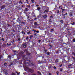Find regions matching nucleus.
<instances>
[{
	"label": "nucleus",
	"mask_w": 75,
	"mask_h": 75,
	"mask_svg": "<svg viewBox=\"0 0 75 75\" xmlns=\"http://www.w3.org/2000/svg\"><path fill=\"white\" fill-rule=\"evenodd\" d=\"M23 47L24 48H25L27 47V45L25 43L23 44Z\"/></svg>",
	"instance_id": "1"
},
{
	"label": "nucleus",
	"mask_w": 75,
	"mask_h": 75,
	"mask_svg": "<svg viewBox=\"0 0 75 75\" xmlns=\"http://www.w3.org/2000/svg\"><path fill=\"white\" fill-rule=\"evenodd\" d=\"M49 11V8H48V9H47L45 10L44 12L45 13H48Z\"/></svg>",
	"instance_id": "2"
},
{
	"label": "nucleus",
	"mask_w": 75,
	"mask_h": 75,
	"mask_svg": "<svg viewBox=\"0 0 75 75\" xmlns=\"http://www.w3.org/2000/svg\"><path fill=\"white\" fill-rule=\"evenodd\" d=\"M4 73H5V74H7V70L6 69H4Z\"/></svg>",
	"instance_id": "3"
},
{
	"label": "nucleus",
	"mask_w": 75,
	"mask_h": 75,
	"mask_svg": "<svg viewBox=\"0 0 75 75\" xmlns=\"http://www.w3.org/2000/svg\"><path fill=\"white\" fill-rule=\"evenodd\" d=\"M29 71L30 72H33L34 71L32 69H29Z\"/></svg>",
	"instance_id": "4"
},
{
	"label": "nucleus",
	"mask_w": 75,
	"mask_h": 75,
	"mask_svg": "<svg viewBox=\"0 0 75 75\" xmlns=\"http://www.w3.org/2000/svg\"><path fill=\"white\" fill-rule=\"evenodd\" d=\"M47 17V14H45V15H44V16H43L44 18L45 19Z\"/></svg>",
	"instance_id": "5"
},
{
	"label": "nucleus",
	"mask_w": 75,
	"mask_h": 75,
	"mask_svg": "<svg viewBox=\"0 0 75 75\" xmlns=\"http://www.w3.org/2000/svg\"><path fill=\"white\" fill-rule=\"evenodd\" d=\"M29 10V9L28 8H26L24 10L25 11H27Z\"/></svg>",
	"instance_id": "6"
},
{
	"label": "nucleus",
	"mask_w": 75,
	"mask_h": 75,
	"mask_svg": "<svg viewBox=\"0 0 75 75\" xmlns=\"http://www.w3.org/2000/svg\"><path fill=\"white\" fill-rule=\"evenodd\" d=\"M34 24V25H36V26H38V24L37 23V22H35Z\"/></svg>",
	"instance_id": "7"
},
{
	"label": "nucleus",
	"mask_w": 75,
	"mask_h": 75,
	"mask_svg": "<svg viewBox=\"0 0 75 75\" xmlns=\"http://www.w3.org/2000/svg\"><path fill=\"white\" fill-rule=\"evenodd\" d=\"M5 8V6H1V9L4 8Z\"/></svg>",
	"instance_id": "8"
},
{
	"label": "nucleus",
	"mask_w": 75,
	"mask_h": 75,
	"mask_svg": "<svg viewBox=\"0 0 75 75\" xmlns=\"http://www.w3.org/2000/svg\"><path fill=\"white\" fill-rule=\"evenodd\" d=\"M6 45H8V46H10V45H11V44L10 43L9 44H8V43H6Z\"/></svg>",
	"instance_id": "9"
},
{
	"label": "nucleus",
	"mask_w": 75,
	"mask_h": 75,
	"mask_svg": "<svg viewBox=\"0 0 75 75\" xmlns=\"http://www.w3.org/2000/svg\"><path fill=\"white\" fill-rule=\"evenodd\" d=\"M72 13H73L72 12H71L69 14L71 16H72L73 15Z\"/></svg>",
	"instance_id": "10"
},
{
	"label": "nucleus",
	"mask_w": 75,
	"mask_h": 75,
	"mask_svg": "<svg viewBox=\"0 0 75 75\" xmlns=\"http://www.w3.org/2000/svg\"><path fill=\"white\" fill-rule=\"evenodd\" d=\"M58 59H57L56 60V61H55V62L56 63H57L58 62Z\"/></svg>",
	"instance_id": "11"
},
{
	"label": "nucleus",
	"mask_w": 75,
	"mask_h": 75,
	"mask_svg": "<svg viewBox=\"0 0 75 75\" xmlns=\"http://www.w3.org/2000/svg\"><path fill=\"white\" fill-rule=\"evenodd\" d=\"M16 73L18 74V75L20 74V73L19 72H16Z\"/></svg>",
	"instance_id": "12"
},
{
	"label": "nucleus",
	"mask_w": 75,
	"mask_h": 75,
	"mask_svg": "<svg viewBox=\"0 0 75 75\" xmlns=\"http://www.w3.org/2000/svg\"><path fill=\"white\" fill-rule=\"evenodd\" d=\"M26 6H27V7H28L29 8H30V6L29 5H27Z\"/></svg>",
	"instance_id": "13"
},
{
	"label": "nucleus",
	"mask_w": 75,
	"mask_h": 75,
	"mask_svg": "<svg viewBox=\"0 0 75 75\" xmlns=\"http://www.w3.org/2000/svg\"><path fill=\"white\" fill-rule=\"evenodd\" d=\"M27 34H31L30 31L29 32H27Z\"/></svg>",
	"instance_id": "14"
},
{
	"label": "nucleus",
	"mask_w": 75,
	"mask_h": 75,
	"mask_svg": "<svg viewBox=\"0 0 75 75\" xmlns=\"http://www.w3.org/2000/svg\"><path fill=\"white\" fill-rule=\"evenodd\" d=\"M19 3L20 4H22V3H23V2H22V1H19Z\"/></svg>",
	"instance_id": "15"
},
{
	"label": "nucleus",
	"mask_w": 75,
	"mask_h": 75,
	"mask_svg": "<svg viewBox=\"0 0 75 75\" xmlns=\"http://www.w3.org/2000/svg\"><path fill=\"white\" fill-rule=\"evenodd\" d=\"M12 75H16V74L15 73H12Z\"/></svg>",
	"instance_id": "16"
},
{
	"label": "nucleus",
	"mask_w": 75,
	"mask_h": 75,
	"mask_svg": "<svg viewBox=\"0 0 75 75\" xmlns=\"http://www.w3.org/2000/svg\"><path fill=\"white\" fill-rule=\"evenodd\" d=\"M71 24L72 25H75V23L73 22V23H71Z\"/></svg>",
	"instance_id": "17"
},
{
	"label": "nucleus",
	"mask_w": 75,
	"mask_h": 75,
	"mask_svg": "<svg viewBox=\"0 0 75 75\" xmlns=\"http://www.w3.org/2000/svg\"><path fill=\"white\" fill-rule=\"evenodd\" d=\"M38 74H40V75H42L40 73L39 71H38Z\"/></svg>",
	"instance_id": "18"
},
{
	"label": "nucleus",
	"mask_w": 75,
	"mask_h": 75,
	"mask_svg": "<svg viewBox=\"0 0 75 75\" xmlns=\"http://www.w3.org/2000/svg\"><path fill=\"white\" fill-rule=\"evenodd\" d=\"M50 54V52H47V55H49Z\"/></svg>",
	"instance_id": "19"
},
{
	"label": "nucleus",
	"mask_w": 75,
	"mask_h": 75,
	"mask_svg": "<svg viewBox=\"0 0 75 75\" xmlns=\"http://www.w3.org/2000/svg\"><path fill=\"white\" fill-rule=\"evenodd\" d=\"M54 31L53 29H51V30H50L51 32H52Z\"/></svg>",
	"instance_id": "20"
},
{
	"label": "nucleus",
	"mask_w": 75,
	"mask_h": 75,
	"mask_svg": "<svg viewBox=\"0 0 75 75\" xmlns=\"http://www.w3.org/2000/svg\"><path fill=\"white\" fill-rule=\"evenodd\" d=\"M56 74H57V75L59 74V71H57L56 72Z\"/></svg>",
	"instance_id": "21"
},
{
	"label": "nucleus",
	"mask_w": 75,
	"mask_h": 75,
	"mask_svg": "<svg viewBox=\"0 0 75 75\" xmlns=\"http://www.w3.org/2000/svg\"><path fill=\"white\" fill-rule=\"evenodd\" d=\"M34 0H31V1L33 3H34Z\"/></svg>",
	"instance_id": "22"
},
{
	"label": "nucleus",
	"mask_w": 75,
	"mask_h": 75,
	"mask_svg": "<svg viewBox=\"0 0 75 75\" xmlns=\"http://www.w3.org/2000/svg\"><path fill=\"white\" fill-rule=\"evenodd\" d=\"M37 9L38 10H40V7H38L37 8Z\"/></svg>",
	"instance_id": "23"
},
{
	"label": "nucleus",
	"mask_w": 75,
	"mask_h": 75,
	"mask_svg": "<svg viewBox=\"0 0 75 75\" xmlns=\"http://www.w3.org/2000/svg\"><path fill=\"white\" fill-rule=\"evenodd\" d=\"M49 20V21L50 22H52V21H52V20H51V19H50Z\"/></svg>",
	"instance_id": "24"
},
{
	"label": "nucleus",
	"mask_w": 75,
	"mask_h": 75,
	"mask_svg": "<svg viewBox=\"0 0 75 75\" xmlns=\"http://www.w3.org/2000/svg\"><path fill=\"white\" fill-rule=\"evenodd\" d=\"M62 23H63V20H61L60 21Z\"/></svg>",
	"instance_id": "25"
},
{
	"label": "nucleus",
	"mask_w": 75,
	"mask_h": 75,
	"mask_svg": "<svg viewBox=\"0 0 75 75\" xmlns=\"http://www.w3.org/2000/svg\"><path fill=\"white\" fill-rule=\"evenodd\" d=\"M32 30L33 31H34V33H35V32L36 31V30Z\"/></svg>",
	"instance_id": "26"
},
{
	"label": "nucleus",
	"mask_w": 75,
	"mask_h": 75,
	"mask_svg": "<svg viewBox=\"0 0 75 75\" xmlns=\"http://www.w3.org/2000/svg\"><path fill=\"white\" fill-rule=\"evenodd\" d=\"M1 40H3V41H4V38H2Z\"/></svg>",
	"instance_id": "27"
},
{
	"label": "nucleus",
	"mask_w": 75,
	"mask_h": 75,
	"mask_svg": "<svg viewBox=\"0 0 75 75\" xmlns=\"http://www.w3.org/2000/svg\"><path fill=\"white\" fill-rule=\"evenodd\" d=\"M50 18H53V16H50Z\"/></svg>",
	"instance_id": "28"
},
{
	"label": "nucleus",
	"mask_w": 75,
	"mask_h": 75,
	"mask_svg": "<svg viewBox=\"0 0 75 75\" xmlns=\"http://www.w3.org/2000/svg\"><path fill=\"white\" fill-rule=\"evenodd\" d=\"M2 57V56H1L0 57V59H1V57Z\"/></svg>",
	"instance_id": "29"
},
{
	"label": "nucleus",
	"mask_w": 75,
	"mask_h": 75,
	"mask_svg": "<svg viewBox=\"0 0 75 75\" xmlns=\"http://www.w3.org/2000/svg\"><path fill=\"white\" fill-rule=\"evenodd\" d=\"M53 68L54 69H57V68L55 67V66H54Z\"/></svg>",
	"instance_id": "30"
},
{
	"label": "nucleus",
	"mask_w": 75,
	"mask_h": 75,
	"mask_svg": "<svg viewBox=\"0 0 75 75\" xmlns=\"http://www.w3.org/2000/svg\"><path fill=\"white\" fill-rule=\"evenodd\" d=\"M59 10H57V13H59Z\"/></svg>",
	"instance_id": "31"
},
{
	"label": "nucleus",
	"mask_w": 75,
	"mask_h": 75,
	"mask_svg": "<svg viewBox=\"0 0 75 75\" xmlns=\"http://www.w3.org/2000/svg\"><path fill=\"white\" fill-rule=\"evenodd\" d=\"M47 50H44V51L45 52H47Z\"/></svg>",
	"instance_id": "32"
},
{
	"label": "nucleus",
	"mask_w": 75,
	"mask_h": 75,
	"mask_svg": "<svg viewBox=\"0 0 75 75\" xmlns=\"http://www.w3.org/2000/svg\"><path fill=\"white\" fill-rule=\"evenodd\" d=\"M34 35L35 36H37V34L36 33L34 34Z\"/></svg>",
	"instance_id": "33"
},
{
	"label": "nucleus",
	"mask_w": 75,
	"mask_h": 75,
	"mask_svg": "<svg viewBox=\"0 0 75 75\" xmlns=\"http://www.w3.org/2000/svg\"><path fill=\"white\" fill-rule=\"evenodd\" d=\"M28 37H27L26 38V40H28Z\"/></svg>",
	"instance_id": "34"
},
{
	"label": "nucleus",
	"mask_w": 75,
	"mask_h": 75,
	"mask_svg": "<svg viewBox=\"0 0 75 75\" xmlns=\"http://www.w3.org/2000/svg\"><path fill=\"white\" fill-rule=\"evenodd\" d=\"M36 32L37 33H38L39 32L38 31H36L35 32Z\"/></svg>",
	"instance_id": "35"
},
{
	"label": "nucleus",
	"mask_w": 75,
	"mask_h": 75,
	"mask_svg": "<svg viewBox=\"0 0 75 75\" xmlns=\"http://www.w3.org/2000/svg\"><path fill=\"white\" fill-rule=\"evenodd\" d=\"M73 41L74 42H75V39H74L73 40Z\"/></svg>",
	"instance_id": "36"
},
{
	"label": "nucleus",
	"mask_w": 75,
	"mask_h": 75,
	"mask_svg": "<svg viewBox=\"0 0 75 75\" xmlns=\"http://www.w3.org/2000/svg\"><path fill=\"white\" fill-rule=\"evenodd\" d=\"M49 75H51V74L50 73H49Z\"/></svg>",
	"instance_id": "37"
},
{
	"label": "nucleus",
	"mask_w": 75,
	"mask_h": 75,
	"mask_svg": "<svg viewBox=\"0 0 75 75\" xmlns=\"http://www.w3.org/2000/svg\"><path fill=\"white\" fill-rule=\"evenodd\" d=\"M22 23H23L24 24H25V22H22Z\"/></svg>",
	"instance_id": "38"
},
{
	"label": "nucleus",
	"mask_w": 75,
	"mask_h": 75,
	"mask_svg": "<svg viewBox=\"0 0 75 75\" xmlns=\"http://www.w3.org/2000/svg\"><path fill=\"white\" fill-rule=\"evenodd\" d=\"M36 6H37V7H38V6H39V5H36Z\"/></svg>",
	"instance_id": "39"
},
{
	"label": "nucleus",
	"mask_w": 75,
	"mask_h": 75,
	"mask_svg": "<svg viewBox=\"0 0 75 75\" xmlns=\"http://www.w3.org/2000/svg\"><path fill=\"white\" fill-rule=\"evenodd\" d=\"M64 10H65V9H62V11H64Z\"/></svg>",
	"instance_id": "40"
},
{
	"label": "nucleus",
	"mask_w": 75,
	"mask_h": 75,
	"mask_svg": "<svg viewBox=\"0 0 75 75\" xmlns=\"http://www.w3.org/2000/svg\"><path fill=\"white\" fill-rule=\"evenodd\" d=\"M60 71H62V69H60Z\"/></svg>",
	"instance_id": "41"
},
{
	"label": "nucleus",
	"mask_w": 75,
	"mask_h": 75,
	"mask_svg": "<svg viewBox=\"0 0 75 75\" xmlns=\"http://www.w3.org/2000/svg\"><path fill=\"white\" fill-rule=\"evenodd\" d=\"M22 33H24V31H22Z\"/></svg>",
	"instance_id": "42"
},
{
	"label": "nucleus",
	"mask_w": 75,
	"mask_h": 75,
	"mask_svg": "<svg viewBox=\"0 0 75 75\" xmlns=\"http://www.w3.org/2000/svg\"><path fill=\"white\" fill-rule=\"evenodd\" d=\"M5 64H4V65H6V63H5Z\"/></svg>",
	"instance_id": "43"
},
{
	"label": "nucleus",
	"mask_w": 75,
	"mask_h": 75,
	"mask_svg": "<svg viewBox=\"0 0 75 75\" xmlns=\"http://www.w3.org/2000/svg\"><path fill=\"white\" fill-rule=\"evenodd\" d=\"M40 42V40H39V42Z\"/></svg>",
	"instance_id": "44"
},
{
	"label": "nucleus",
	"mask_w": 75,
	"mask_h": 75,
	"mask_svg": "<svg viewBox=\"0 0 75 75\" xmlns=\"http://www.w3.org/2000/svg\"><path fill=\"white\" fill-rule=\"evenodd\" d=\"M31 37H33V36H30Z\"/></svg>",
	"instance_id": "45"
},
{
	"label": "nucleus",
	"mask_w": 75,
	"mask_h": 75,
	"mask_svg": "<svg viewBox=\"0 0 75 75\" xmlns=\"http://www.w3.org/2000/svg\"><path fill=\"white\" fill-rule=\"evenodd\" d=\"M66 15L65 14H64L63 16H66Z\"/></svg>",
	"instance_id": "46"
},
{
	"label": "nucleus",
	"mask_w": 75,
	"mask_h": 75,
	"mask_svg": "<svg viewBox=\"0 0 75 75\" xmlns=\"http://www.w3.org/2000/svg\"><path fill=\"white\" fill-rule=\"evenodd\" d=\"M71 64L69 65V66L70 67H71Z\"/></svg>",
	"instance_id": "47"
},
{
	"label": "nucleus",
	"mask_w": 75,
	"mask_h": 75,
	"mask_svg": "<svg viewBox=\"0 0 75 75\" xmlns=\"http://www.w3.org/2000/svg\"><path fill=\"white\" fill-rule=\"evenodd\" d=\"M32 75H36L35 74H33Z\"/></svg>",
	"instance_id": "48"
},
{
	"label": "nucleus",
	"mask_w": 75,
	"mask_h": 75,
	"mask_svg": "<svg viewBox=\"0 0 75 75\" xmlns=\"http://www.w3.org/2000/svg\"><path fill=\"white\" fill-rule=\"evenodd\" d=\"M67 15V13H66V15Z\"/></svg>",
	"instance_id": "49"
},
{
	"label": "nucleus",
	"mask_w": 75,
	"mask_h": 75,
	"mask_svg": "<svg viewBox=\"0 0 75 75\" xmlns=\"http://www.w3.org/2000/svg\"><path fill=\"white\" fill-rule=\"evenodd\" d=\"M24 7V6L23 5L22 6V7Z\"/></svg>",
	"instance_id": "50"
},
{
	"label": "nucleus",
	"mask_w": 75,
	"mask_h": 75,
	"mask_svg": "<svg viewBox=\"0 0 75 75\" xmlns=\"http://www.w3.org/2000/svg\"><path fill=\"white\" fill-rule=\"evenodd\" d=\"M42 58H44V56L43 57H42Z\"/></svg>",
	"instance_id": "51"
},
{
	"label": "nucleus",
	"mask_w": 75,
	"mask_h": 75,
	"mask_svg": "<svg viewBox=\"0 0 75 75\" xmlns=\"http://www.w3.org/2000/svg\"><path fill=\"white\" fill-rule=\"evenodd\" d=\"M62 15L63 16H64V14H63V13L62 14Z\"/></svg>",
	"instance_id": "52"
},
{
	"label": "nucleus",
	"mask_w": 75,
	"mask_h": 75,
	"mask_svg": "<svg viewBox=\"0 0 75 75\" xmlns=\"http://www.w3.org/2000/svg\"><path fill=\"white\" fill-rule=\"evenodd\" d=\"M62 64L61 65V66H60V67H61V66H62Z\"/></svg>",
	"instance_id": "53"
},
{
	"label": "nucleus",
	"mask_w": 75,
	"mask_h": 75,
	"mask_svg": "<svg viewBox=\"0 0 75 75\" xmlns=\"http://www.w3.org/2000/svg\"><path fill=\"white\" fill-rule=\"evenodd\" d=\"M74 61L75 62V59H74Z\"/></svg>",
	"instance_id": "54"
},
{
	"label": "nucleus",
	"mask_w": 75,
	"mask_h": 75,
	"mask_svg": "<svg viewBox=\"0 0 75 75\" xmlns=\"http://www.w3.org/2000/svg\"><path fill=\"white\" fill-rule=\"evenodd\" d=\"M30 39L32 38H31V36H30Z\"/></svg>",
	"instance_id": "55"
},
{
	"label": "nucleus",
	"mask_w": 75,
	"mask_h": 75,
	"mask_svg": "<svg viewBox=\"0 0 75 75\" xmlns=\"http://www.w3.org/2000/svg\"><path fill=\"white\" fill-rule=\"evenodd\" d=\"M25 34V33H24V34Z\"/></svg>",
	"instance_id": "56"
},
{
	"label": "nucleus",
	"mask_w": 75,
	"mask_h": 75,
	"mask_svg": "<svg viewBox=\"0 0 75 75\" xmlns=\"http://www.w3.org/2000/svg\"><path fill=\"white\" fill-rule=\"evenodd\" d=\"M32 65H33L32 63H31Z\"/></svg>",
	"instance_id": "57"
},
{
	"label": "nucleus",
	"mask_w": 75,
	"mask_h": 75,
	"mask_svg": "<svg viewBox=\"0 0 75 75\" xmlns=\"http://www.w3.org/2000/svg\"><path fill=\"white\" fill-rule=\"evenodd\" d=\"M62 13H64V11H62Z\"/></svg>",
	"instance_id": "58"
},
{
	"label": "nucleus",
	"mask_w": 75,
	"mask_h": 75,
	"mask_svg": "<svg viewBox=\"0 0 75 75\" xmlns=\"http://www.w3.org/2000/svg\"><path fill=\"white\" fill-rule=\"evenodd\" d=\"M28 0H26V1H28Z\"/></svg>",
	"instance_id": "59"
},
{
	"label": "nucleus",
	"mask_w": 75,
	"mask_h": 75,
	"mask_svg": "<svg viewBox=\"0 0 75 75\" xmlns=\"http://www.w3.org/2000/svg\"><path fill=\"white\" fill-rule=\"evenodd\" d=\"M65 18V16H64V18Z\"/></svg>",
	"instance_id": "60"
},
{
	"label": "nucleus",
	"mask_w": 75,
	"mask_h": 75,
	"mask_svg": "<svg viewBox=\"0 0 75 75\" xmlns=\"http://www.w3.org/2000/svg\"><path fill=\"white\" fill-rule=\"evenodd\" d=\"M28 2H27V3H28Z\"/></svg>",
	"instance_id": "61"
},
{
	"label": "nucleus",
	"mask_w": 75,
	"mask_h": 75,
	"mask_svg": "<svg viewBox=\"0 0 75 75\" xmlns=\"http://www.w3.org/2000/svg\"><path fill=\"white\" fill-rule=\"evenodd\" d=\"M36 19H37V18H35V20H36Z\"/></svg>",
	"instance_id": "62"
},
{
	"label": "nucleus",
	"mask_w": 75,
	"mask_h": 75,
	"mask_svg": "<svg viewBox=\"0 0 75 75\" xmlns=\"http://www.w3.org/2000/svg\"><path fill=\"white\" fill-rule=\"evenodd\" d=\"M62 9V8H61V9Z\"/></svg>",
	"instance_id": "63"
},
{
	"label": "nucleus",
	"mask_w": 75,
	"mask_h": 75,
	"mask_svg": "<svg viewBox=\"0 0 75 75\" xmlns=\"http://www.w3.org/2000/svg\"><path fill=\"white\" fill-rule=\"evenodd\" d=\"M12 42L13 43V42Z\"/></svg>",
	"instance_id": "64"
}]
</instances>
